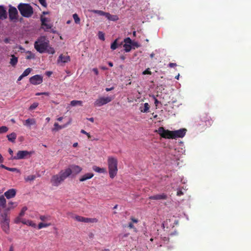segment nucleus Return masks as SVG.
<instances>
[{"mask_svg": "<svg viewBox=\"0 0 251 251\" xmlns=\"http://www.w3.org/2000/svg\"><path fill=\"white\" fill-rule=\"evenodd\" d=\"M21 15L25 18H30L33 14V8L28 3H20L17 6Z\"/></svg>", "mask_w": 251, "mask_h": 251, "instance_id": "nucleus-1", "label": "nucleus"}, {"mask_svg": "<svg viewBox=\"0 0 251 251\" xmlns=\"http://www.w3.org/2000/svg\"><path fill=\"white\" fill-rule=\"evenodd\" d=\"M49 41L45 36L40 37L34 43L35 49L40 53L45 52L49 47Z\"/></svg>", "mask_w": 251, "mask_h": 251, "instance_id": "nucleus-2", "label": "nucleus"}, {"mask_svg": "<svg viewBox=\"0 0 251 251\" xmlns=\"http://www.w3.org/2000/svg\"><path fill=\"white\" fill-rule=\"evenodd\" d=\"M107 162L110 177L113 178L118 172V160L114 157H109Z\"/></svg>", "mask_w": 251, "mask_h": 251, "instance_id": "nucleus-3", "label": "nucleus"}, {"mask_svg": "<svg viewBox=\"0 0 251 251\" xmlns=\"http://www.w3.org/2000/svg\"><path fill=\"white\" fill-rule=\"evenodd\" d=\"M10 218L7 212L4 211L0 214V224L2 230L7 234L10 233Z\"/></svg>", "mask_w": 251, "mask_h": 251, "instance_id": "nucleus-4", "label": "nucleus"}, {"mask_svg": "<svg viewBox=\"0 0 251 251\" xmlns=\"http://www.w3.org/2000/svg\"><path fill=\"white\" fill-rule=\"evenodd\" d=\"M34 153L33 151H19L16 155L14 156H11L12 160H20L29 158Z\"/></svg>", "mask_w": 251, "mask_h": 251, "instance_id": "nucleus-5", "label": "nucleus"}, {"mask_svg": "<svg viewBox=\"0 0 251 251\" xmlns=\"http://www.w3.org/2000/svg\"><path fill=\"white\" fill-rule=\"evenodd\" d=\"M8 15L9 20L13 22H17L18 21L19 14L16 7L10 5L9 6Z\"/></svg>", "mask_w": 251, "mask_h": 251, "instance_id": "nucleus-6", "label": "nucleus"}, {"mask_svg": "<svg viewBox=\"0 0 251 251\" xmlns=\"http://www.w3.org/2000/svg\"><path fill=\"white\" fill-rule=\"evenodd\" d=\"M113 99V97H99L94 102V105L97 107L102 106L111 101Z\"/></svg>", "mask_w": 251, "mask_h": 251, "instance_id": "nucleus-7", "label": "nucleus"}, {"mask_svg": "<svg viewBox=\"0 0 251 251\" xmlns=\"http://www.w3.org/2000/svg\"><path fill=\"white\" fill-rule=\"evenodd\" d=\"M157 132L162 138L173 139V131L165 129L163 127H160L157 130Z\"/></svg>", "mask_w": 251, "mask_h": 251, "instance_id": "nucleus-8", "label": "nucleus"}, {"mask_svg": "<svg viewBox=\"0 0 251 251\" xmlns=\"http://www.w3.org/2000/svg\"><path fill=\"white\" fill-rule=\"evenodd\" d=\"M64 180L58 174L53 176L50 179L52 185L54 186H58Z\"/></svg>", "mask_w": 251, "mask_h": 251, "instance_id": "nucleus-9", "label": "nucleus"}, {"mask_svg": "<svg viewBox=\"0 0 251 251\" xmlns=\"http://www.w3.org/2000/svg\"><path fill=\"white\" fill-rule=\"evenodd\" d=\"M173 139H176L177 138H182L183 137L186 132V129L185 128L180 129L179 130L172 131Z\"/></svg>", "mask_w": 251, "mask_h": 251, "instance_id": "nucleus-10", "label": "nucleus"}, {"mask_svg": "<svg viewBox=\"0 0 251 251\" xmlns=\"http://www.w3.org/2000/svg\"><path fill=\"white\" fill-rule=\"evenodd\" d=\"M29 81L33 85L40 84L43 82V77L40 75H35L30 78Z\"/></svg>", "mask_w": 251, "mask_h": 251, "instance_id": "nucleus-11", "label": "nucleus"}, {"mask_svg": "<svg viewBox=\"0 0 251 251\" xmlns=\"http://www.w3.org/2000/svg\"><path fill=\"white\" fill-rule=\"evenodd\" d=\"M167 199L168 196L165 193L158 194L149 197V199L152 200H165Z\"/></svg>", "mask_w": 251, "mask_h": 251, "instance_id": "nucleus-12", "label": "nucleus"}, {"mask_svg": "<svg viewBox=\"0 0 251 251\" xmlns=\"http://www.w3.org/2000/svg\"><path fill=\"white\" fill-rule=\"evenodd\" d=\"M72 173V170L70 168H67L64 170H61L59 174L61 176L63 180L69 176Z\"/></svg>", "mask_w": 251, "mask_h": 251, "instance_id": "nucleus-13", "label": "nucleus"}, {"mask_svg": "<svg viewBox=\"0 0 251 251\" xmlns=\"http://www.w3.org/2000/svg\"><path fill=\"white\" fill-rule=\"evenodd\" d=\"M16 190L15 189H10L4 193V196L7 199H10L14 198L16 196Z\"/></svg>", "mask_w": 251, "mask_h": 251, "instance_id": "nucleus-14", "label": "nucleus"}, {"mask_svg": "<svg viewBox=\"0 0 251 251\" xmlns=\"http://www.w3.org/2000/svg\"><path fill=\"white\" fill-rule=\"evenodd\" d=\"M70 61V57L68 55H63L61 54L59 55L58 59H57V63H59L60 62L61 63H67Z\"/></svg>", "mask_w": 251, "mask_h": 251, "instance_id": "nucleus-15", "label": "nucleus"}, {"mask_svg": "<svg viewBox=\"0 0 251 251\" xmlns=\"http://www.w3.org/2000/svg\"><path fill=\"white\" fill-rule=\"evenodd\" d=\"M201 120L205 123V126H210L212 124V120L206 114L201 116Z\"/></svg>", "mask_w": 251, "mask_h": 251, "instance_id": "nucleus-16", "label": "nucleus"}, {"mask_svg": "<svg viewBox=\"0 0 251 251\" xmlns=\"http://www.w3.org/2000/svg\"><path fill=\"white\" fill-rule=\"evenodd\" d=\"M36 124V120L34 118H29L24 121V125L27 127H30L31 125H34Z\"/></svg>", "mask_w": 251, "mask_h": 251, "instance_id": "nucleus-17", "label": "nucleus"}, {"mask_svg": "<svg viewBox=\"0 0 251 251\" xmlns=\"http://www.w3.org/2000/svg\"><path fill=\"white\" fill-rule=\"evenodd\" d=\"M7 13L4 7L0 5V20H4L7 18Z\"/></svg>", "mask_w": 251, "mask_h": 251, "instance_id": "nucleus-18", "label": "nucleus"}, {"mask_svg": "<svg viewBox=\"0 0 251 251\" xmlns=\"http://www.w3.org/2000/svg\"><path fill=\"white\" fill-rule=\"evenodd\" d=\"M70 168L72 170V173L75 174L79 173L82 171V168L78 165H71Z\"/></svg>", "mask_w": 251, "mask_h": 251, "instance_id": "nucleus-19", "label": "nucleus"}, {"mask_svg": "<svg viewBox=\"0 0 251 251\" xmlns=\"http://www.w3.org/2000/svg\"><path fill=\"white\" fill-rule=\"evenodd\" d=\"M94 176V174L93 173H87L84 175H83L80 178V181H84L87 179H90L93 177Z\"/></svg>", "mask_w": 251, "mask_h": 251, "instance_id": "nucleus-20", "label": "nucleus"}, {"mask_svg": "<svg viewBox=\"0 0 251 251\" xmlns=\"http://www.w3.org/2000/svg\"><path fill=\"white\" fill-rule=\"evenodd\" d=\"M11 58L10 59V61L9 63L13 67H15L17 65L18 61V57H16L14 54L11 55Z\"/></svg>", "mask_w": 251, "mask_h": 251, "instance_id": "nucleus-21", "label": "nucleus"}, {"mask_svg": "<svg viewBox=\"0 0 251 251\" xmlns=\"http://www.w3.org/2000/svg\"><path fill=\"white\" fill-rule=\"evenodd\" d=\"M70 123H71V122L70 121L67 124L64 125L63 126H60L58 123H55L54 124V128L53 129V130H58L59 129L65 128L68 125H69L70 124Z\"/></svg>", "mask_w": 251, "mask_h": 251, "instance_id": "nucleus-22", "label": "nucleus"}, {"mask_svg": "<svg viewBox=\"0 0 251 251\" xmlns=\"http://www.w3.org/2000/svg\"><path fill=\"white\" fill-rule=\"evenodd\" d=\"M22 223L24 225H26L33 227H36V224L34 223L32 221L29 220H26L25 219H23Z\"/></svg>", "mask_w": 251, "mask_h": 251, "instance_id": "nucleus-23", "label": "nucleus"}, {"mask_svg": "<svg viewBox=\"0 0 251 251\" xmlns=\"http://www.w3.org/2000/svg\"><path fill=\"white\" fill-rule=\"evenodd\" d=\"M7 137L9 141L14 143L17 137V135L15 133L12 132V133L7 135Z\"/></svg>", "mask_w": 251, "mask_h": 251, "instance_id": "nucleus-24", "label": "nucleus"}, {"mask_svg": "<svg viewBox=\"0 0 251 251\" xmlns=\"http://www.w3.org/2000/svg\"><path fill=\"white\" fill-rule=\"evenodd\" d=\"M106 17L107 18V19L112 21H117L119 20V17L118 16L111 15L109 13H107Z\"/></svg>", "mask_w": 251, "mask_h": 251, "instance_id": "nucleus-25", "label": "nucleus"}, {"mask_svg": "<svg viewBox=\"0 0 251 251\" xmlns=\"http://www.w3.org/2000/svg\"><path fill=\"white\" fill-rule=\"evenodd\" d=\"M6 201L3 195L0 196V207L4 208L6 207Z\"/></svg>", "mask_w": 251, "mask_h": 251, "instance_id": "nucleus-26", "label": "nucleus"}, {"mask_svg": "<svg viewBox=\"0 0 251 251\" xmlns=\"http://www.w3.org/2000/svg\"><path fill=\"white\" fill-rule=\"evenodd\" d=\"M150 105L148 103H145L144 104V108L140 107V111L141 112L147 113L149 112L150 109Z\"/></svg>", "mask_w": 251, "mask_h": 251, "instance_id": "nucleus-27", "label": "nucleus"}, {"mask_svg": "<svg viewBox=\"0 0 251 251\" xmlns=\"http://www.w3.org/2000/svg\"><path fill=\"white\" fill-rule=\"evenodd\" d=\"M93 170H94L95 172L98 173H105L106 172L105 169L104 168H100L99 167H97L96 166H94L93 167Z\"/></svg>", "mask_w": 251, "mask_h": 251, "instance_id": "nucleus-28", "label": "nucleus"}, {"mask_svg": "<svg viewBox=\"0 0 251 251\" xmlns=\"http://www.w3.org/2000/svg\"><path fill=\"white\" fill-rule=\"evenodd\" d=\"M17 206V204L16 202L10 201L8 203V207L7 208L5 211L7 212Z\"/></svg>", "mask_w": 251, "mask_h": 251, "instance_id": "nucleus-29", "label": "nucleus"}, {"mask_svg": "<svg viewBox=\"0 0 251 251\" xmlns=\"http://www.w3.org/2000/svg\"><path fill=\"white\" fill-rule=\"evenodd\" d=\"M92 12L94 13L99 14L100 16H106L107 12H105L101 10H92Z\"/></svg>", "mask_w": 251, "mask_h": 251, "instance_id": "nucleus-30", "label": "nucleus"}, {"mask_svg": "<svg viewBox=\"0 0 251 251\" xmlns=\"http://www.w3.org/2000/svg\"><path fill=\"white\" fill-rule=\"evenodd\" d=\"M98 222V220L97 218H86L85 223H96Z\"/></svg>", "mask_w": 251, "mask_h": 251, "instance_id": "nucleus-31", "label": "nucleus"}, {"mask_svg": "<svg viewBox=\"0 0 251 251\" xmlns=\"http://www.w3.org/2000/svg\"><path fill=\"white\" fill-rule=\"evenodd\" d=\"M71 105L72 106H76V105H79L82 106V101L81 100H73L71 101Z\"/></svg>", "mask_w": 251, "mask_h": 251, "instance_id": "nucleus-32", "label": "nucleus"}, {"mask_svg": "<svg viewBox=\"0 0 251 251\" xmlns=\"http://www.w3.org/2000/svg\"><path fill=\"white\" fill-rule=\"evenodd\" d=\"M42 221H47L50 220V215H41L39 217Z\"/></svg>", "mask_w": 251, "mask_h": 251, "instance_id": "nucleus-33", "label": "nucleus"}, {"mask_svg": "<svg viewBox=\"0 0 251 251\" xmlns=\"http://www.w3.org/2000/svg\"><path fill=\"white\" fill-rule=\"evenodd\" d=\"M51 225L50 223H40L38 225V229H41L43 227H46L48 226H49Z\"/></svg>", "mask_w": 251, "mask_h": 251, "instance_id": "nucleus-34", "label": "nucleus"}, {"mask_svg": "<svg viewBox=\"0 0 251 251\" xmlns=\"http://www.w3.org/2000/svg\"><path fill=\"white\" fill-rule=\"evenodd\" d=\"M74 218L78 222H83V223H85V222L86 218L84 217L77 215V216H75L74 217Z\"/></svg>", "mask_w": 251, "mask_h": 251, "instance_id": "nucleus-35", "label": "nucleus"}, {"mask_svg": "<svg viewBox=\"0 0 251 251\" xmlns=\"http://www.w3.org/2000/svg\"><path fill=\"white\" fill-rule=\"evenodd\" d=\"M52 26V25L51 24L45 23V25H42V28L44 29L45 31H47L48 29H50Z\"/></svg>", "mask_w": 251, "mask_h": 251, "instance_id": "nucleus-36", "label": "nucleus"}, {"mask_svg": "<svg viewBox=\"0 0 251 251\" xmlns=\"http://www.w3.org/2000/svg\"><path fill=\"white\" fill-rule=\"evenodd\" d=\"M73 17L74 18V20L75 21V22L77 24H79L80 23V18H79L78 15L76 13L73 14Z\"/></svg>", "mask_w": 251, "mask_h": 251, "instance_id": "nucleus-37", "label": "nucleus"}, {"mask_svg": "<svg viewBox=\"0 0 251 251\" xmlns=\"http://www.w3.org/2000/svg\"><path fill=\"white\" fill-rule=\"evenodd\" d=\"M35 176L34 175H30L25 177V181L27 182L34 180L35 179Z\"/></svg>", "mask_w": 251, "mask_h": 251, "instance_id": "nucleus-38", "label": "nucleus"}, {"mask_svg": "<svg viewBox=\"0 0 251 251\" xmlns=\"http://www.w3.org/2000/svg\"><path fill=\"white\" fill-rule=\"evenodd\" d=\"M32 69L30 68H28L25 70L23 73L22 74L24 77L27 76L31 72Z\"/></svg>", "mask_w": 251, "mask_h": 251, "instance_id": "nucleus-39", "label": "nucleus"}, {"mask_svg": "<svg viewBox=\"0 0 251 251\" xmlns=\"http://www.w3.org/2000/svg\"><path fill=\"white\" fill-rule=\"evenodd\" d=\"M118 47L117 39H116L111 45V49L112 50H116Z\"/></svg>", "mask_w": 251, "mask_h": 251, "instance_id": "nucleus-40", "label": "nucleus"}, {"mask_svg": "<svg viewBox=\"0 0 251 251\" xmlns=\"http://www.w3.org/2000/svg\"><path fill=\"white\" fill-rule=\"evenodd\" d=\"M8 130V128L6 126L0 127V134L6 133Z\"/></svg>", "mask_w": 251, "mask_h": 251, "instance_id": "nucleus-41", "label": "nucleus"}, {"mask_svg": "<svg viewBox=\"0 0 251 251\" xmlns=\"http://www.w3.org/2000/svg\"><path fill=\"white\" fill-rule=\"evenodd\" d=\"M124 47L126 52H129L131 50V46L130 45L125 44Z\"/></svg>", "mask_w": 251, "mask_h": 251, "instance_id": "nucleus-42", "label": "nucleus"}, {"mask_svg": "<svg viewBox=\"0 0 251 251\" xmlns=\"http://www.w3.org/2000/svg\"><path fill=\"white\" fill-rule=\"evenodd\" d=\"M38 106V103L37 102H34L30 106V107H29V110H34V109H36Z\"/></svg>", "mask_w": 251, "mask_h": 251, "instance_id": "nucleus-43", "label": "nucleus"}, {"mask_svg": "<svg viewBox=\"0 0 251 251\" xmlns=\"http://www.w3.org/2000/svg\"><path fill=\"white\" fill-rule=\"evenodd\" d=\"M27 210L26 206H24L22 208L19 215L20 216L23 217L25 214V212Z\"/></svg>", "mask_w": 251, "mask_h": 251, "instance_id": "nucleus-44", "label": "nucleus"}, {"mask_svg": "<svg viewBox=\"0 0 251 251\" xmlns=\"http://www.w3.org/2000/svg\"><path fill=\"white\" fill-rule=\"evenodd\" d=\"M22 216H20V215H19V216L15 219V223L19 224L21 222L22 223V220L23 219H22Z\"/></svg>", "mask_w": 251, "mask_h": 251, "instance_id": "nucleus-45", "label": "nucleus"}, {"mask_svg": "<svg viewBox=\"0 0 251 251\" xmlns=\"http://www.w3.org/2000/svg\"><path fill=\"white\" fill-rule=\"evenodd\" d=\"M6 170H8L9 171H10V172H17V173L20 172L19 170L16 168H9V167H7V168H6Z\"/></svg>", "mask_w": 251, "mask_h": 251, "instance_id": "nucleus-46", "label": "nucleus"}, {"mask_svg": "<svg viewBox=\"0 0 251 251\" xmlns=\"http://www.w3.org/2000/svg\"><path fill=\"white\" fill-rule=\"evenodd\" d=\"M46 51H47L48 53L50 54H53L55 53V50L53 48L49 47V48H47V49L46 50Z\"/></svg>", "mask_w": 251, "mask_h": 251, "instance_id": "nucleus-47", "label": "nucleus"}, {"mask_svg": "<svg viewBox=\"0 0 251 251\" xmlns=\"http://www.w3.org/2000/svg\"><path fill=\"white\" fill-rule=\"evenodd\" d=\"M124 42L125 44L130 45L132 43V40L130 38L127 37L124 39Z\"/></svg>", "mask_w": 251, "mask_h": 251, "instance_id": "nucleus-48", "label": "nucleus"}, {"mask_svg": "<svg viewBox=\"0 0 251 251\" xmlns=\"http://www.w3.org/2000/svg\"><path fill=\"white\" fill-rule=\"evenodd\" d=\"M98 35H99V38L100 39L103 40V41L104 40V34L102 32L99 31V33H98Z\"/></svg>", "mask_w": 251, "mask_h": 251, "instance_id": "nucleus-49", "label": "nucleus"}, {"mask_svg": "<svg viewBox=\"0 0 251 251\" xmlns=\"http://www.w3.org/2000/svg\"><path fill=\"white\" fill-rule=\"evenodd\" d=\"M40 3L44 7H46L47 4L46 0H39Z\"/></svg>", "mask_w": 251, "mask_h": 251, "instance_id": "nucleus-50", "label": "nucleus"}, {"mask_svg": "<svg viewBox=\"0 0 251 251\" xmlns=\"http://www.w3.org/2000/svg\"><path fill=\"white\" fill-rule=\"evenodd\" d=\"M143 75H151V72L150 70V68L147 69L143 72Z\"/></svg>", "mask_w": 251, "mask_h": 251, "instance_id": "nucleus-51", "label": "nucleus"}, {"mask_svg": "<svg viewBox=\"0 0 251 251\" xmlns=\"http://www.w3.org/2000/svg\"><path fill=\"white\" fill-rule=\"evenodd\" d=\"M41 21L42 22L41 25H45V23H46V22L47 21V18L45 17H41Z\"/></svg>", "mask_w": 251, "mask_h": 251, "instance_id": "nucleus-52", "label": "nucleus"}, {"mask_svg": "<svg viewBox=\"0 0 251 251\" xmlns=\"http://www.w3.org/2000/svg\"><path fill=\"white\" fill-rule=\"evenodd\" d=\"M81 133H83V134H84L85 135H86L88 137V138H91V135L89 133H87L86 131H85L83 129H82L81 130Z\"/></svg>", "mask_w": 251, "mask_h": 251, "instance_id": "nucleus-53", "label": "nucleus"}, {"mask_svg": "<svg viewBox=\"0 0 251 251\" xmlns=\"http://www.w3.org/2000/svg\"><path fill=\"white\" fill-rule=\"evenodd\" d=\"M42 95L49 96V93H48V92L38 93H37L36 94V96H40V95Z\"/></svg>", "mask_w": 251, "mask_h": 251, "instance_id": "nucleus-54", "label": "nucleus"}, {"mask_svg": "<svg viewBox=\"0 0 251 251\" xmlns=\"http://www.w3.org/2000/svg\"><path fill=\"white\" fill-rule=\"evenodd\" d=\"M183 194L184 193L182 190H179L177 192L176 195L178 196H181L183 195Z\"/></svg>", "mask_w": 251, "mask_h": 251, "instance_id": "nucleus-55", "label": "nucleus"}, {"mask_svg": "<svg viewBox=\"0 0 251 251\" xmlns=\"http://www.w3.org/2000/svg\"><path fill=\"white\" fill-rule=\"evenodd\" d=\"M128 227L130 228H133V229H136L134 226V225L132 223H129L128 224Z\"/></svg>", "mask_w": 251, "mask_h": 251, "instance_id": "nucleus-56", "label": "nucleus"}, {"mask_svg": "<svg viewBox=\"0 0 251 251\" xmlns=\"http://www.w3.org/2000/svg\"><path fill=\"white\" fill-rule=\"evenodd\" d=\"M169 66L171 68L176 66V64L174 63H170L169 64Z\"/></svg>", "mask_w": 251, "mask_h": 251, "instance_id": "nucleus-57", "label": "nucleus"}, {"mask_svg": "<svg viewBox=\"0 0 251 251\" xmlns=\"http://www.w3.org/2000/svg\"><path fill=\"white\" fill-rule=\"evenodd\" d=\"M8 152L11 155V156H14L13 155V151H12V150L11 149L9 148V149H8Z\"/></svg>", "mask_w": 251, "mask_h": 251, "instance_id": "nucleus-58", "label": "nucleus"}, {"mask_svg": "<svg viewBox=\"0 0 251 251\" xmlns=\"http://www.w3.org/2000/svg\"><path fill=\"white\" fill-rule=\"evenodd\" d=\"M93 71L95 73V74L96 75H98V74H99V71H98V70L97 69V68H94L93 69Z\"/></svg>", "mask_w": 251, "mask_h": 251, "instance_id": "nucleus-59", "label": "nucleus"}, {"mask_svg": "<svg viewBox=\"0 0 251 251\" xmlns=\"http://www.w3.org/2000/svg\"><path fill=\"white\" fill-rule=\"evenodd\" d=\"M131 220L133 223H137L138 222V220L134 218H131Z\"/></svg>", "mask_w": 251, "mask_h": 251, "instance_id": "nucleus-60", "label": "nucleus"}, {"mask_svg": "<svg viewBox=\"0 0 251 251\" xmlns=\"http://www.w3.org/2000/svg\"><path fill=\"white\" fill-rule=\"evenodd\" d=\"M113 89H114V87H111V88H106L105 89V90H106L107 92H108V91H111V90H113Z\"/></svg>", "mask_w": 251, "mask_h": 251, "instance_id": "nucleus-61", "label": "nucleus"}, {"mask_svg": "<svg viewBox=\"0 0 251 251\" xmlns=\"http://www.w3.org/2000/svg\"><path fill=\"white\" fill-rule=\"evenodd\" d=\"M154 103L156 105V106H157L158 104L159 103V101L156 99H154Z\"/></svg>", "mask_w": 251, "mask_h": 251, "instance_id": "nucleus-62", "label": "nucleus"}, {"mask_svg": "<svg viewBox=\"0 0 251 251\" xmlns=\"http://www.w3.org/2000/svg\"><path fill=\"white\" fill-rule=\"evenodd\" d=\"M24 77V76L21 75L18 78V81H20L21 80H22L23 78Z\"/></svg>", "mask_w": 251, "mask_h": 251, "instance_id": "nucleus-63", "label": "nucleus"}, {"mask_svg": "<svg viewBox=\"0 0 251 251\" xmlns=\"http://www.w3.org/2000/svg\"><path fill=\"white\" fill-rule=\"evenodd\" d=\"M9 251H14V247L13 246L10 247Z\"/></svg>", "mask_w": 251, "mask_h": 251, "instance_id": "nucleus-64", "label": "nucleus"}]
</instances>
